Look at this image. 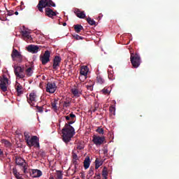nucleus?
I'll return each instance as SVG.
<instances>
[{
  "instance_id": "nucleus-1",
  "label": "nucleus",
  "mask_w": 179,
  "mask_h": 179,
  "mask_svg": "<svg viewBox=\"0 0 179 179\" xmlns=\"http://www.w3.org/2000/svg\"><path fill=\"white\" fill-rule=\"evenodd\" d=\"M64 117L66 120L69 122L66 123L64 128L62 129V141L66 143H69L76 134L75 128H73V127L71 125L72 124H75V118H76V115L71 113L69 115Z\"/></svg>"
},
{
  "instance_id": "nucleus-2",
  "label": "nucleus",
  "mask_w": 179,
  "mask_h": 179,
  "mask_svg": "<svg viewBox=\"0 0 179 179\" xmlns=\"http://www.w3.org/2000/svg\"><path fill=\"white\" fill-rule=\"evenodd\" d=\"M51 6L53 8H55L56 6L55 3H54L52 0H40L36 8L39 12H43V9H44V8H51Z\"/></svg>"
},
{
  "instance_id": "nucleus-3",
  "label": "nucleus",
  "mask_w": 179,
  "mask_h": 179,
  "mask_svg": "<svg viewBox=\"0 0 179 179\" xmlns=\"http://www.w3.org/2000/svg\"><path fill=\"white\" fill-rule=\"evenodd\" d=\"M130 52V61L133 68H139L141 65V56L138 53L134 54L131 52Z\"/></svg>"
},
{
  "instance_id": "nucleus-4",
  "label": "nucleus",
  "mask_w": 179,
  "mask_h": 179,
  "mask_svg": "<svg viewBox=\"0 0 179 179\" xmlns=\"http://www.w3.org/2000/svg\"><path fill=\"white\" fill-rule=\"evenodd\" d=\"M9 86V79L5 76L0 77V89L1 92H8V87Z\"/></svg>"
},
{
  "instance_id": "nucleus-5",
  "label": "nucleus",
  "mask_w": 179,
  "mask_h": 179,
  "mask_svg": "<svg viewBox=\"0 0 179 179\" xmlns=\"http://www.w3.org/2000/svg\"><path fill=\"white\" fill-rule=\"evenodd\" d=\"M13 68L14 69V73L17 78H19L20 79H23V78H24V68H22L20 66H17L16 64H14Z\"/></svg>"
},
{
  "instance_id": "nucleus-6",
  "label": "nucleus",
  "mask_w": 179,
  "mask_h": 179,
  "mask_svg": "<svg viewBox=\"0 0 179 179\" xmlns=\"http://www.w3.org/2000/svg\"><path fill=\"white\" fill-rule=\"evenodd\" d=\"M92 142L96 146H101V145L104 144L106 142V137L105 136H99L94 134L92 136Z\"/></svg>"
},
{
  "instance_id": "nucleus-7",
  "label": "nucleus",
  "mask_w": 179,
  "mask_h": 179,
  "mask_svg": "<svg viewBox=\"0 0 179 179\" xmlns=\"http://www.w3.org/2000/svg\"><path fill=\"white\" fill-rule=\"evenodd\" d=\"M40 140L37 136H33L31 137L30 140L28 141L27 145L31 148V146H34V148H40Z\"/></svg>"
},
{
  "instance_id": "nucleus-8",
  "label": "nucleus",
  "mask_w": 179,
  "mask_h": 179,
  "mask_svg": "<svg viewBox=\"0 0 179 179\" xmlns=\"http://www.w3.org/2000/svg\"><path fill=\"white\" fill-rule=\"evenodd\" d=\"M50 57H51V52L49 50L45 51L43 55L40 56V61L42 65H47L50 62Z\"/></svg>"
},
{
  "instance_id": "nucleus-9",
  "label": "nucleus",
  "mask_w": 179,
  "mask_h": 179,
  "mask_svg": "<svg viewBox=\"0 0 179 179\" xmlns=\"http://www.w3.org/2000/svg\"><path fill=\"white\" fill-rule=\"evenodd\" d=\"M11 57L13 61H16L17 62H22L23 61V56L17 51V50L14 49L11 54Z\"/></svg>"
},
{
  "instance_id": "nucleus-10",
  "label": "nucleus",
  "mask_w": 179,
  "mask_h": 179,
  "mask_svg": "<svg viewBox=\"0 0 179 179\" xmlns=\"http://www.w3.org/2000/svg\"><path fill=\"white\" fill-rule=\"evenodd\" d=\"M57 84L55 82H48L46 85V92L48 93L53 94L57 91Z\"/></svg>"
},
{
  "instance_id": "nucleus-11",
  "label": "nucleus",
  "mask_w": 179,
  "mask_h": 179,
  "mask_svg": "<svg viewBox=\"0 0 179 179\" xmlns=\"http://www.w3.org/2000/svg\"><path fill=\"white\" fill-rule=\"evenodd\" d=\"M27 102L30 106H33L36 101H37V93L32 92L29 94V96H27Z\"/></svg>"
},
{
  "instance_id": "nucleus-12",
  "label": "nucleus",
  "mask_w": 179,
  "mask_h": 179,
  "mask_svg": "<svg viewBox=\"0 0 179 179\" xmlns=\"http://www.w3.org/2000/svg\"><path fill=\"white\" fill-rule=\"evenodd\" d=\"M62 59H61V57L59 56H55L53 59V69L55 71H57L58 68H59V64H61V61Z\"/></svg>"
},
{
  "instance_id": "nucleus-13",
  "label": "nucleus",
  "mask_w": 179,
  "mask_h": 179,
  "mask_svg": "<svg viewBox=\"0 0 179 179\" xmlns=\"http://www.w3.org/2000/svg\"><path fill=\"white\" fill-rule=\"evenodd\" d=\"M29 174L32 178H38L43 176V172L38 169H32Z\"/></svg>"
},
{
  "instance_id": "nucleus-14",
  "label": "nucleus",
  "mask_w": 179,
  "mask_h": 179,
  "mask_svg": "<svg viewBox=\"0 0 179 179\" xmlns=\"http://www.w3.org/2000/svg\"><path fill=\"white\" fill-rule=\"evenodd\" d=\"M89 72V68L87 66H83L80 68V73L82 76H84V80H86L87 78V73Z\"/></svg>"
},
{
  "instance_id": "nucleus-15",
  "label": "nucleus",
  "mask_w": 179,
  "mask_h": 179,
  "mask_svg": "<svg viewBox=\"0 0 179 179\" xmlns=\"http://www.w3.org/2000/svg\"><path fill=\"white\" fill-rule=\"evenodd\" d=\"M45 13L46 16H48V17H54V16H57V13L52 10V9L50 8V7L45 9Z\"/></svg>"
},
{
  "instance_id": "nucleus-16",
  "label": "nucleus",
  "mask_w": 179,
  "mask_h": 179,
  "mask_svg": "<svg viewBox=\"0 0 179 179\" xmlns=\"http://www.w3.org/2000/svg\"><path fill=\"white\" fill-rule=\"evenodd\" d=\"M74 13L77 16V17H79V19H85L86 17V14H85V11H80L78 8L74 10Z\"/></svg>"
},
{
  "instance_id": "nucleus-17",
  "label": "nucleus",
  "mask_w": 179,
  "mask_h": 179,
  "mask_svg": "<svg viewBox=\"0 0 179 179\" xmlns=\"http://www.w3.org/2000/svg\"><path fill=\"white\" fill-rule=\"evenodd\" d=\"M27 51H29V52H32V54H36V52H38V46H36V45H29L27 47Z\"/></svg>"
},
{
  "instance_id": "nucleus-18",
  "label": "nucleus",
  "mask_w": 179,
  "mask_h": 179,
  "mask_svg": "<svg viewBox=\"0 0 179 179\" xmlns=\"http://www.w3.org/2000/svg\"><path fill=\"white\" fill-rule=\"evenodd\" d=\"M15 163L17 166H24L26 164V160L20 157H15Z\"/></svg>"
},
{
  "instance_id": "nucleus-19",
  "label": "nucleus",
  "mask_w": 179,
  "mask_h": 179,
  "mask_svg": "<svg viewBox=\"0 0 179 179\" xmlns=\"http://www.w3.org/2000/svg\"><path fill=\"white\" fill-rule=\"evenodd\" d=\"M21 34L24 38V40H30V38H31V36H30V31L27 30L22 31Z\"/></svg>"
},
{
  "instance_id": "nucleus-20",
  "label": "nucleus",
  "mask_w": 179,
  "mask_h": 179,
  "mask_svg": "<svg viewBox=\"0 0 179 179\" xmlns=\"http://www.w3.org/2000/svg\"><path fill=\"white\" fill-rule=\"evenodd\" d=\"M71 92L75 97H80V94H82V91H80L77 88L71 89Z\"/></svg>"
},
{
  "instance_id": "nucleus-21",
  "label": "nucleus",
  "mask_w": 179,
  "mask_h": 179,
  "mask_svg": "<svg viewBox=\"0 0 179 179\" xmlns=\"http://www.w3.org/2000/svg\"><path fill=\"white\" fill-rule=\"evenodd\" d=\"M89 167H90V157H86L84 160V168L85 169V170H87Z\"/></svg>"
},
{
  "instance_id": "nucleus-22",
  "label": "nucleus",
  "mask_w": 179,
  "mask_h": 179,
  "mask_svg": "<svg viewBox=\"0 0 179 179\" xmlns=\"http://www.w3.org/2000/svg\"><path fill=\"white\" fill-rule=\"evenodd\" d=\"M15 89L17 91V96H22V94H23V87H22L20 84H18Z\"/></svg>"
},
{
  "instance_id": "nucleus-23",
  "label": "nucleus",
  "mask_w": 179,
  "mask_h": 179,
  "mask_svg": "<svg viewBox=\"0 0 179 179\" xmlns=\"http://www.w3.org/2000/svg\"><path fill=\"white\" fill-rule=\"evenodd\" d=\"M73 27L76 33H80L82 30H84L83 27L81 24H76Z\"/></svg>"
},
{
  "instance_id": "nucleus-24",
  "label": "nucleus",
  "mask_w": 179,
  "mask_h": 179,
  "mask_svg": "<svg viewBox=\"0 0 179 179\" xmlns=\"http://www.w3.org/2000/svg\"><path fill=\"white\" fill-rule=\"evenodd\" d=\"M57 104H58V99H55L51 102V106L55 111L58 110V106H57Z\"/></svg>"
},
{
  "instance_id": "nucleus-25",
  "label": "nucleus",
  "mask_w": 179,
  "mask_h": 179,
  "mask_svg": "<svg viewBox=\"0 0 179 179\" xmlns=\"http://www.w3.org/2000/svg\"><path fill=\"white\" fill-rule=\"evenodd\" d=\"M96 83L99 85H103L104 83V80L103 79V77H101V76L97 75Z\"/></svg>"
},
{
  "instance_id": "nucleus-26",
  "label": "nucleus",
  "mask_w": 179,
  "mask_h": 179,
  "mask_svg": "<svg viewBox=\"0 0 179 179\" xmlns=\"http://www.w3.org/2000/svg\"><path fill=\"white\" fill-rule=\"evenodd\" d=\"M24 139H25L27 143H28V142L30 141V139H31V138H30V134L27 132L24 133Z\"/></svg>"
},
{
  "instance_id": "nucleus-27",
  "label": "nucleus",
  "mask_w": 179,
  "mask_h": 179,
  "mask_svg": "<svg viewBox=\"0 0 179 179\" xmlns=\"http://www.w3.org/2000/svg\"><path fill=\"white\" fill-rule=\"evenodd\" d=\"M101 164H103V162L99 161V159H96L95 160V169L97 170L99 169V167H100V166H101Z\"/></svg>"
},
{
  "instance_id": "nucleus-28",
  "label": "nucleus",
  "mask_w": 179,
  "mask_h": 179,
  "mask_svg": "<svg viewBox=\"0 0 179 179\" xmlns=\"http://www.w3.org/2000/svg\"><path fill=\"white\" fill-rule=\"evenodd\" d=\"M87 23H89L90 24V26L96 25V21H94V20H92V18H90V17H88L87 19Z\"/></svg>"
},
{
  "instance_id": "nucleus-29",
  "label": "nucleus",
  "mask_w": 179,
  "mask_h": 179,
  "mask_svg": "<svg viewBox=\"0 0 179 179\" xmlns=\"http://www.w3.org/2000/svg\"><path fill=\"white\" fill-rule=\"evenodd\" d=\"M26 73H27V76H31V73H33V69H31V67H29L26 70Z\"/></svg>"
},
{
  "instance_id": "nucleus-30",
  "label": "nucleus",
  "mask_w": 179,
  "mask_h": 179,
  "mask_svg": "<svg viewBox=\"0 0 179 179\" xmlns=\"http://www.w3.org/2000/svg\"><path fill=\"white\" fill-rule=\"evenodd\" d=\"M96 132H97L100 135H104V129L103 128L98 127L96 130Z\"/></svg>"
},
{
  "instance_id": "nucleus-31",
  "label": "nucleus",
  "mask_w": 179,
  "mask_h": 179,
  "mask_svg": "<svg viewBox=\"0 0 179 179\" xmlns=\"http://www.w3.org/2000/svg\"><path fill=\"white\" fill-rule=\"evenodd\" d=\"M109 111L112 115H115V106H110L109 108Z\"/></svg>"
},
{
  "instance_id": "nucleus-32",
  "label": "nucleus",
  "mask_w": 179,
  "mask_h": 179,
  "mask_svg": "<svg viewBox=\"0 0 179 179\" xmlns=\"http://www.w3.org/2000/svg\"><path fill=\"white\" fill-rule=\"evenodd\" d=\"M62 172L61 171H57L56 179H62Z\"/></svg>"
},
{
  "instance_id": "nucleus-33",
  "label": "nucleus",
  "mask_w": 179,
  "mask_h": 179,
  "mask_svg": "<svg viewBox=\"0 0 179 179\" xmlns=\"http://www.w3.org/2000/svg\"><path fill=\"white\" fill-rule=\"evenodd\" d=\"M102 176L103 177H107L108 176V172L107 171V168L104 167L102 171Z\"/></svg>"
},
{
  "instance_id": "nucleus-34",
  "label": "nucleus",
  "mask_w": 179,
  "mask_h": 179,
  "mask_svg": "<svg viewBox=\"0 0 179 179\" xmlns=\"http://www.w3.org/2000/svg\"><path fill=\"white\" fill-rule=\"evenodd\" d=\"M93 86H94V83H92V84L90 85H86V87L90 92H93Z\"/></svg>"
},
{
  "instance_id": "nucleus-35",
  "label": "nucleus",
  "mask_w": 179,
  "mask_h": 179,
  "mask_svg": "<svg viewBox=\"0 0 179 179\" xmlns=\"http://www.w3.org/2000/svg\"><path fill=\"white\" fill-rule=\"evenodd\" d=\"M2 142L3 143H4V145H6L7 148H9V146H10V142H9L8 140L3 139Z\"/></svg>"
},
{
  "instance_id": "nucleus-36",
  "label": "nucleus",
  "mask_w": 179,
  "mask_h": 179,
  "mask_svg": "<svg viewBox=\"0 0 179 179\" xmlns=\"http://www.w3.org/2000/svg\"><path fill=\"white\" fill-rule=\"evenodd\" d=\"M73 38H75V40H83V38H85L83 36H80L78 34H76L73 36Z\"/></svg>"
},
{
  "instance_id": "nucleus-37",
  "label": "nucleus",
  "mask_w": 179,
  "mask_h": 179,
  "mask_svg": "<svg viewBox=\"0 0 179 179\" xmlns=\"http://www.w3.org/2000/svg\"><path fill=\"white\" fill-rule=\"evenodd\" d=\"M71 106V102L70 101H64L63 102V107H65L66 108H68Z\"/></svg>"
},
{
  "instance_id": "nucleus-38",
  "label": "nucleus",
  "mask_w": 179,
  "mask_h": 179,
  "mask_svg": "<svg viewBox=\"0 0 179 179\" xmlns=\"http://www.w3.org/2000/svg\"><path fill=\"white\" fill-rule=\"evenodd\" d=\"M89 176H92L93 174H94V168L90 167L89 172H88Z\"/></svg>"
},
{
  "instance_id": "nucleus-39",
  "label": "nucleus",
  "mask_w": 179,
  "mask_h": 179,
  "mask_svg": "<svg viewBox=\"0 0 179 179\" xmlns=\"http://www.w3.org/2000/svg\"><path fill=\"white\" fill-rule=\"evenodd\" d=\"M36 109L38 113H43L44 111V108L43 106H36Z\"/></svg>"
},
{
  "instance_id": "nucleus-40",
  "label": "nucleus",
  "mask_w": 179,
  "mask_h": 179,
  "mask_svg": "<svg viewBox=\"0 0 179 179\" xmlns=\"http://www.w3.org/2000/svg\"><path fill=\"white\" fill-rule=\"evenodd\" d=\"M103 152L104 156H108V149L106 147H104L103 148Z\"/></svg>"
},
{
  "instance_id": "nucleus-41",
  "label": "nucleus",
  "mask_w": 179,
  "mask_h": 179,
  "mask_svg": "<svg viewBox=\"0 0 179 179\" xmlns=\"http://www.w3.org/2000/svg\"><path fill=\"white\" fill-rule=\"evenodd\" d=\"M103 94H110V92L108 91V90L107 88H103L101 90Z\"/></svg>"
},
{
  "instance_id": "nucleus-42",
  "label": "nucleus",
  "mask_w": 179,
  "mask_h": 179,
  "mask_svg": "<svg viewBox=\"0 0 179 179\" xmlns=\"http://www.w3.org/2000/svg\"><path fill=\"white\" fill-rule=\"evenodd\" d=\"M22 166H23L22 170H23L24 174H27V173H29V171H27V166H26V164Z\"/></svg>"
},
{
  "instance_id": "nucleus-43",
  "label": "nucleus",
  "mask_w": 179,
  "mask_h": 179,
  "mask_svg": "<svg viewBox=\"0 0 179 179\" xmlns=\"http://www.w3.org/2000/svg\"><path fill=\"white\" fill-rule=\"evenodd\" d=\"M13 173L15 176V177H16L19 175V173H17V170H16V169H13Z\"/></svg>"
},
{
  "instance_id": "nucleus-44",
  "label": "nucleus",
  "mask_w": 179,
  "mask_h": 179,
  "mask_svg": "<svg viewBox=\"0 0 179 179\" xmlns=\"http://www.w3.org/2000/svg\"><path fill=\"white\" fill-rule=\"evenodd\" d=\"M73 164L74 166H78L79 162H78V159H74V160L73 161Z\"/></svg>"
},
{
  "instance_id": "nucleus-45",
  "label": "nucleus",
  "mask_w": 179,
  "mask_h": 179,
  "mask_svg": "<svg viewBox=\"0 0 179 179\" xmlns=\"http://www.w3.org/2000/svg\"><path fill=\"white\" fill-rule=\"evenodd\" d=\"M73 160H78V155L76 153H73Z\"/></svg>"
},
{
  "instance_id": "nucleus-46",
  "label": "nucleus",
  "mask_w": 179,
  "mask_h": 179,
  "mask_svg": "<svg viewBox=\"0 0 179 179\" xmlns=\"http://www.w3.org/2000/svg\"><path fill=\"white\" fill-rule=\"evenodd\" d=\"M79 80H80V82H85V76L80 75V76L79 77Z\"/></svg>"
},
{
  "instance_id": "nucleus-47",
  "label": "nucleus",
  "mask_w": 179,
  "mask_h": 179,
  "mask_svg": "<svg viewBox=\"0 0 179 179\" xmlns=\"http://www.w3.org/2000/svg\"><path fill=\"white\" fill-rule=\"evenodd\" d=\"M8 16H12L13 15V10H8Z\"/></svg>"
},
{
  "instance_id": "nucleus-48",
  "label": "nucleus",
  "mask_w": 179,
  "mask_h": 179,
  "mask_svg": "<svg viewBox=\"0 0 179 179\" xmlns=\"http://www.w3.org/2000/svg\"><path fill=\"white\" fill-rule=\"evenodd\" d=\"M96 178H97V179H100L101 178L100 173L96 174Z\"/></svg>"
},
{
  "instance_id": "nucleus-49",
  "label": "nucleus",
  "mask_w": 179,
  "mask_h": 179,
  "mask_svg": "<svg viewBox=\"0 0 179 179\" xmlns=\"http://www.w3.org/2000/svg\"><path fill=\"white\" fill-rule=\"evenodd\" d=\"M15 178H16L17 179H24L23 178H22V176H20V174H18L17 176H15Z\"/></svg>"
},
{
  "instance_id": "nucleus-50",
  "label": "nucleus",
  "mask_w": 179,
  "mask_h": 179,
  "mask_svg": "<svg viewBox=\"0 0 179 179\" xmlns=\"http://www.w3.org/2000/svg\"><path fill=\"white\" fill-rule=\"evenodd\" d=\"M1 155H3V151H2V150H1V148H0V156H1Z\"/></svg>"
},
{
  "instance_id": "nucleus-51",
  "label": "nucleus",
  "mask_w": 179,
  "mask_h": 179,
  "mask_svg": "<svg viewBox=\"0 0 179 179\" xmlns=\"http://www.w3.org/2000/svg\"><path fill=\"white\" fill-rule=\"evenodd\" d=\"M49 179H55V178H54V176H52V175H51V176H50Z\"/></svg>"
},
{
  "instance_id": "nucleus-52",
  "label": "nucleus",
  "mask_w": 179,
  "mask_h": 179,
  "mask_svg": "<svg viewBox=\"0 0 179 179\" xmlns=\"http://www.w3.org/2000/svg\"><path fill=\"white\" fill-rule=\"evenodd\" d=\"M14 13H15V15H19V12H17V11H15Z\"/></svg>"
},
{
  "instance_id": "nucleus-53",
  "label": "nucleus",
  "mask_w": 179,
  "mask_h": 179,
  "mask_svg": "<svg viewBox=\"0 0 179 179\" xmlns=\"http://www.w3.org/2000/svg\"><path fill=\"white\" fill-rule=\"evenodd\" d=\"M63 26H66V22H64Z\"/></svg>"
},
{
  "instance_id": "nucleus-54",
  "label": "nucleus",
  "mask_w": 179,
  "mask_h": 179,
  "mask_svg": "<svg viewBox=\"0 0 179 179\" xmlns=\"http://www.w3.org/2000/svg\"><path fill=\"white\" fill-rule=\"evenodd\" d=\"M75 169H78V165H74Z\"/></svg>"
},
{
  "instance_id": "nucleus-55",
  "label": "nucleus",
  "mask_w": 179,
  "mask_h": 179,
  "mask_svg": "<svg viewBox=\"0 0 179 179\" xmlns=\"http://www.w3.org/2000/svg\"><path fill=\"white\" fill-rule=\"evenodd\" d=\"M103 179H107V176H106V177H103Z\"/></svg>"
},
{
  "instance_id": "nucleus-56",
  "label": "nucleus",
  "mask_w": 179,
  "mask_h": 179,
  "mask_svg": "<svg viewBox=\"0 0 179 179\" xmlns=\"http://www.w3.org/2000/svg\"><path fill=\"white\" fill-rule=\"evenodd\" d=\"M108 78H109V79H111V78H110V76H108Z\"/></svg>"
}]
</instances>
